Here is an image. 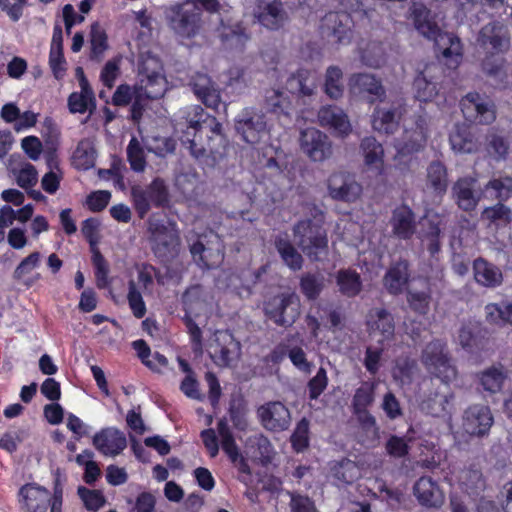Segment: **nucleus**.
Listing matches in <instances>:
<instances>
[{
    "mask_svg": "<svg viewBox=\"0 0 512 512\" xmlns=\"http://www.w3.org/2000/svg\"><path fill=\"white\" fill-rule=\"evenodd\" d=\"M217 431L221 439L222 450L227 455L231 463H233L241 473L250 474L251 470L249 464L240 453L226 419H220L218 421Z\"/></svg>",
    "mask_w": 512,
    "mask_h": 512,
    "instance_id": "25",
    "label": "nucleus"
},
{
    "mask_svg": "<svg viewBox=\"0 0 512 512\" xmlns=\"http://www.w3.org/2000/svg\"><path fill=\"white\" fill-rule=\"evenodd\" d=\"M349 86L352 92L359 95H367L370 104L382 102L386 97V90L380 78L370 73H356L349 78Z\"/></svg>",
    "mask_w": 512,
    "mask_h": 512,
    "instance_id": "17",
    "label": "nucleus"
},
{
    "mask_svg": "<svg viewBox=\"0 0 512 512\" xmlns=\"http://www.w3.org/2000/svg\"><path fill=\"white\" fill-rule=\"evenodd\" d=\"M487 197L506 202L512 197V177L504 176L489 180L484 186Z\"/></svg>",
    "mask_w": 512,
    "mask_h": 512,
    "instance_id": "44",
    "label": "nucleus"
},
{
    "mask_svg": "<svg viewBox=\"0 0 512 512\" xmlns=\"http://www.w3.org/2000/svg\"><path fill=\"white\" fill-rule=\"evenodd\" d=\"M234 344L232 335H215V339L210 343L209 355L214 364L218 367H229L232 361V351L229 345Z\"/></svg>",
    "mask_w": 512,
    "mask_h": 512,
    "instance_id": "38",
    "label": "nucleus"
},
{
    "mask_svg": "<svg viewBox=\"0 0 512 512\" xmlns=\"http://www.w3.org/2000/svg\"><path fill=\"white\" fill-rule=\"evenodd\" d=\"M318 120L322 127L342 138L348 136L352 130L347 114L336 105L322 106L318 111Z\"/></svg>",
    "mask_w": 512,
    "mask_h": 512,
    "instance_id": "22",
    "label": "nucleus"
},
{
    "mask_svg": "<svg viewBox=\"0 0 512 512\" xmlns=\"http://www.w3.org/2000/svg\"><path fill=\"white\" fill-rule=\"evenodd\" d=\"M274 246L283 263L292 271H298L303 266V257L288 239L287 235L275 237Z\"/></svg>",
    "mask_w": 512,
    "mask_h": 512,
    "instance_id": "39",
    "label": "nucleus"
},
{
    "mask_svg": "<svg viewBox=\"0 0 512 512\" xmlns=\"http://www.w3.org/2000/svg\"><path fill=\"white\" fill-rule=\"evenodd\" d=\"M202 9L194 2L186 1L173 10L170 26L182 39L192 40L203 33Z\"/></svg>",
    "mask_w": 512,
    "mask_h": 512,
    "instance_id": "7",
    "label": "nucleus"
},
{
    "mask_svg": "<svg viewBox=\"0 0 512 512\" xmlns=\"http://www.w3.org/2000/svg\"><path fill=\"white\" fill-rule=\"evenodd\" d=\"M485 312L489 323L512 326V302L489 303L485 306Z\"/></svg>",
    "mask_w": 512,
    "mask_h": 512,
    "instance_id": "43",
    "label": "nucleus"
},
{
    "mask_svg": "<svg viewBox=\"0 0 512 512\" xmlns=\"http://www.w3.org/2000/svg\"><path fill=\"white\" fill-rule=\"evenodd\" d=\"M336 284L339 292L347 298L358 296L363 287L360 274L353 269H340L336 274Z\"/></svg>",
    "mask_w": 512,
    "mask_h": 512,
    "instance_id": "40",
    "label": "nucleus"
},
{
    "mask_svg": "<svg viewBox=\"0 0 512 512\" xmlns=\"http://www.w3.org/2000/svg\"><path fill=\"white\" fill-rule=\"evenodd\" d=\"M375 384L373 382H363L355 390L352 399L353 413L364 412L374 402Z\"/></svg>",
    "mask_w": 512,
    "mask_h": 512,
    "instance_id": "50",
    "label": "nucleus"
},
{
    "mask_svg": "<svg viewBox=\"0 0 512 512\" xmlns=\"http://www.w3.org/2000/svg\"><path fill=\"white\" fill-rule=\"evenodd\" d=\"M487 151L496 160L506 159L509 152V143L507 139L496 133L487 136Z\"/></svg>",
    "mask_w": 512,
    "mask_h": 512,
    "instance_id": "63",
    "label": "nucleus"
},
{
    "mask_svg": "<svg viewBox=\"0 0 512 512\" xmlns=\"http://www.w3.org/2000/svg\"><path fill=\"white\" fill-rule=\"evenodd\" d=\"M138 77L140 87L148 99H159L164 95L166 80L157 57L147 55L141 58L138 64Z\"/></svg>",
    "mask_w": 512,
    "mask_h": 512,
    "instance_id": "8",
    "label": "nucleus"
},
{
    "mask_svg": "<svg viewBox=\"0 0 512 512\" xmlns=\"http://www.w3.org/2000/svg\"><path fill=\"white\" fill-rule=\"evenodd\" d=\"M247 412V403L243 397L239 396L231 399L228 413L230 420L236 429L244 431L247 428Z\"/></svg>",
    "mask_w": 512,
    "mask_h": 512,
    "instance_id": "52",
    "label": "nucleus"
},
{
    "mask_svg": "<svg viewBox=\"0 0 512 512\" xmlns=\"http://www.w3.org/2000/svg\"><path fill=\"white\" fill-rule=\"evenodd\" d=\"M328 386V376L325 368L320 367L315 376L307 383L310 400H317Z\"/></svg>",
    "mask_w": 512,
    "mask_h": 512,
    "instance_id": "64",
    "label": "nucleus"
},
{
    "mask_svg": "<svg viewBox=\"0 0 512 512\" xmlns=\"http://www.w3.org/2000/svg\"><path fill=\"white\" fill-rule=\"evenodd\" d=\"M219 37L222 43L236 50H243L246 43L251 39V34L243 22H221Z\"/></svg>",
    "mask_w": 512,
    "mask_h": 512,
    "instance_id": "32",
    "label": "nucleus"
},
{
    "mask_svg": "<svg viewBox=\"0 0 512 512\" xmlns=\"http://www.w3.org/2000/svg\"><path fill=\"white\" fill-rule=\"evenodd\" d=\"M151 246L154 255L159 259L173 257L180 245L179 232L175 224L166 225L163 222L149 223Z\"/></svg>",
    "mask_w": 512,
    "mask_h": 512,
    "instance_id": "10",
    "label": "nucleus"
},
{
    "mask_svg": "<svg viewBox=\"0 0 512 512\" xmlns=\"http://www.w3.org/2000/svg\"><path fill=\"white\" fill-rule=\"evenodd\" d=\"M477 179L471 176L458 178L451 189L452 197L459 207L465 212H471L476 209L482 194L475 191Z\"/></svg>",
    "mask_w": 512,
    "mask_h": 512,
    "instance_id": "19",
    "label": "nucleus"
},
{
    "mask_svg": "<svg viewBox=\"0 0 512 512\" xmlns=\"http://www.w3.org/2000/svg\"><path fill=\"white\" fill-rule=\"evenodd\" d=\"M266 105L268 110L279 119L281 117L290 119L293 110L292 102L282 91L272 90V93L266 96Z\"/></svg>",
    "mask_w": 512,
    "mask_h": 512,
    "instance_id": "47",
    "label": "nucleus"
},
{
    "mask_svg": "<svg viewBox=\"0 0 512 512\" xmlns=\"http://www.w3.org/2000/svg\"><path fill=\"white\" fill-rule=\"evenodd\" d=\"M353 20L345 11L329 12L322 19V33L327 38H333L338 44H349L352 36Z\"/></svg>",
    "mask_w": 512,
    "mask_h": 512,
    "instance_id": "13",
    "label": "nucleus"
},
{
    "mask_svg": "<svg viewBox=\"0 0 512 512\" xmlns=\"http://www.w3.org/2000/svg\"><path fill=\"white\" fill-rule=\"evenodd\" d=\"M92 443L103 455L116 456L127 447L126 436L116 428H104L97 432Z\"/></svg>",
    "mask_w": 512,
    "mask_h": 512,
    "instance_id": "26",
    "label": "nucleus"
},
{
    "mask_svg": "<svg viewBox=\"0 0 512 512\" xmlns=\"http://www.w3.org/2000/svg\"><path fill=\"white\" fill-rule=\"evenodd\" d=\"M409 281V264L406 260H400L393 264L386 272L383 283L387 291L392 295L402 293Z\"/></svg>",
    "mask_w": 512,
    "mask_h": 512,
    "instance_id": "35",
    "label": "nucleus"
},
{
    "mask_svg": "<svg viewBox=\"0 0 512 512\" xmlns=\"http://www.w3.org/2000/svg\"><path fill=\"white\" fill-rule=\"evenodd\" d=\"M327 186L329 195L336 201L352 203L362 194V186L343 173H333Z\"/></svg>",
    "mask_w": 512,
    "mask_h": 512,
    "instance_id": "21",
    "label": "nucleus"
},
{
    "mask_svg": "<svg viewBox=\"0 0 512 512\" xmlns=\"http://www.w3.org/2000/svg\"><path fill=\"white\" fill-rule=\"evenodd\" d=\"M393 235L400 240H410L417 230L416 214L407 204L397 206L390 218Z\"/></svg>",
    "mask_w": 512,
    "mask_h": 512,
    "instance_id": "20",
    "label": "nucleus"
},
{
    "mask_svg": "<svg viewBox=\"0 0 512 512\" xmlns=\"http://www.w3.org/2000/svg\"><path fill=\"white\" fill-rule=\"evenodd\" d=\"M127 160L130 164V168L134 172H143L146 167V157L144 149L137 138L132 137L127 146Z\"/></svg>",
    "mask_w": 512,
    "mask_h": 512,
    "instance_id": "57",
    "label": "nucleus"
},
{
    "mask_svg": "<svg viewBox=\"0 0 512 512\" xmlns=\"http://www.w3.org/2000/svg\"><path fill=\"white\" fill-rule=\"evenodd\" d=\"M360 149L364 157L365 165L369 169L375 170L376 175H384V149L382 144L378 142L375 137L369 136L361 140Z\"/></svg>",
    "mask_w": 512,
    "mask_h": 512,
    "instance_id": "34",
    "label": "nucleus"
},
{
    "mask_svg": "<svg viewBox=\"0 0 512 512\" xmlns=\"http://www.w3.org/2000/svg\"><path fill=\"white\" fill-rule=\"evenodd\" d=\"M50 492L36 483L23 485L18 492L19 502L28 512H47Z\"/></svg>",
    "mask_w": 512,
    "mask_h": 512,
    "instance_id": "29",
    "label": "nucleus"
},
{
    "mask_svg": "<svg viewBox=\"0 0 512 512\" xmlns=\"http://www.w3.org/2000/svg\"><path fill=\"white\" fill-rule=\"evenodd\" d=\"M192 91L207 108L219 111L222 105L221 92L217 84L206 74H197L191 83Z\"/></svg>",
    "mask_w": 512,
    "mask_h": 512,
    "instance_id": "24",
    "label": "nucleus"
},
{
    "mask_svg": "<svg viewBox=\"0 0 512 512\" xmlns=\"http://www.w3.org/2000/svg\"><path fill=\"white\" fill-rule=\"evenodd\" d=\"M41 254L38 251L30 253L17 265L13 272V279L26 288L32 287L40 278L39 273L31 275L32 271L40 265Z\"/></svg>",
    "mask_w": 512,
    "mask_h": 512,
    "instance_id": "36",
    "label": "nucleus"
},
{
    "mask_svg": "<svg viewBox=\"0 0 512 512\" xmlns=\"http://www.w3.org/2000/svg\"><path fill=\"white\" fill-rule=\"evenodd\" d=\"M427 138L428 126L426 119L419 115L415 120V128L404 131L402 141L398 144L399 152L402 154L418 152L425 146Z\"/></svg>",
    "mask_w": 512,
    "mask_h": 512,
    "instance_id": "30",
    "label": "nucleus"
},
{
    "mask_svg": "<svg viewBox=\"0 0 512 512\" xmlns=\"http://www.w3.org/2000/svg\"><path fill=\"white\" fill-rule=\"evenodd\" d=\"M127 301L134 317L141 319L145 316L147 312L146 304L134 280L128 282Z\"/></svg>",
    "mask_w": 512,
    "mask_h": 512,
    "instance_id": "58",
    "label": "nucleus"
},
{
    "mask_svg": "<svg viewBox=\"0 0 512 512\" xmlns=\"http://www.w3.org/2000/svg\"><path fill=\"white\" fill-rule=\"evenodd\" d=\"M409 11L415 29L425 38L434 41L449 68H456L463 57L460 38L453 33L443 32L431 19L430 10L424 4L413 3Z\"/></svg>",
    "mask_w": 512,
    "mask_h": 512,
    "instance_id": "2",
    "label": "nucleus"
},
{
    "mask_svg": "<svg viewBox=\"0 0 512 512\" xmlns=\"http://www.w3.org/2000/svg\"><path fill=\"white\" fill-rule=\"evenodd\" d=\"M137 281L144 293H151L154 286V279L160 282V274L156 267L150 263H139L135 265Z\"/></svg>",
    "mask_w": 512,
    "mask_h": 512,
    "instance_id": "55",
    "label": "nucleus"
},
{
    "mask_svg": "<svg viewBox=\"0 0 512 512\" xmlns=\"http://www.w3.org/2000/svg\"><path fill=\"white\" fill-rule=\"evenodd\" d=\"M285 88L297 98L311 97L317 89V77L311 70L299 68L287 78Z\"/></svg>",
    "mask_w": 512,
    "mask_h": 512,
    "instance_id": "27",
    "label": "nucleus"
},
{
    "mask_svg": "<svg viewBox=\"0 0 512 512\" xmlns=\"http://www.w3.org/2000/svg\"><path fill=\"white\" fill-rule=\"evenodd\" d=\"M366 327L370 335L378 332L382 336L378 341L381 345L384 341L392 340L395 334L394 318L385 308L371 310L367 315Z\"/></svg>",
    "mask_w": 512,
    "mask_h": 512,
    "instance_id": "28",
    "label": "nucleus"
},
{
    "mask_svg": "<svg viewBox=\"0 0 512 512\" xmlns=\"http://www.w3.org/2000/svg\"><path fill=\"white\" fill-rule=\"evenodd\" d=\"M497 202L493 206L486 207L482 211V219L496 225L506 226L512 222V210L504 204Z\"/></svg>",
    "mask_w": 512,
    "mask_h": 512,
    "instance_id": "51",
    "label": "nucleus"
},
{
    "mask_svg": "<svg viewBox=\"0 0 512 512\" xmlns=\"http://www.w3.org/2000/svg\"><path fill=\"white\" fill-rule=\"evenodd\" d=\"M464 118L472 123L487 125L492 123L496 116L491 105L482 101L477 92H470L460 101Z\"/></svg>",
    "mask_w": 512,
    "mask_h": 512,
    "instance_id": "16",
    "label": "nucleus"
},
{
    "mask_svg": "<svg viewBox=\"0 0 512 512\" xmlns=\"http://www.w3.org/2000/svg\"><path fill=\"white\" fill-rule=\"evenodd\" d=\"M299 287L301 293L308 300H316L324 288V279L318 273H304L300 277Z\"/></svg>",
    "mask_w": 512,
    "mask_h": 512,
    "instance_id": "49",
    "label": "nucleus"
},
{
    "mask_svg": "<svg viewBox=\"0 0 512 512\" xmlns=\"http://www.w3.org/2000/svg\"><path fill=\"white\" fill-rule=\"evenodd\" d=\"M130 198L134 210L140 219H144L151 208H166L170 205V193L161 177L154 178L148 185L131 186Z\"/></svg>",
    "mask_w": 512,
    "mask_h": 512,
    "instance_id": "4",
    "label": "nucleus"
},
{
    "mask_svg": "<svg viewBox=\"0 0 512 512\" xmlns=\"http://www.w3.org/2000/svg\"><path fill=\"white\" fill-rule=\"evenodd\" d=\"M506 379L507 372L502 365L499 367L492 366L482 371L479 376L483 389L490 393L500 392Z\"/></svg>",
    "mask_w": 512,
    "mask_h": 512,
    "instance_id": "45",
    "label": "nucleus"
},
{
    "mask_svg": "<svg viewBox=\"0 0 512 512\" xmlns=\"http://www.w3.org/2000/svg\"><path fill=\"white\" fill-rule=\"evenodd\" d=\"M406 112V104L402 98L393 100L388 106H377L372 113V127L383 134H394Z\"/></svg>",
    "mask_w": 512,
    "mask_h": 512,
    "instance_id": "12",
    "label": "nucleus"
},
{
    "mask_svg": "<svg viewBox=\"0 0 512 512\" xmlns=\"http://www.w3.org/2000/svg\"><path fill=\"white\" fill-rule=\"evenodd\" d=\"M77 493L89 511H98L106 503V499L100 490H91L84 486H79Z\"/></svg>",
    "mask_w": 512,
    "mask_h": 512,
    "instance_id": "62",
    "label": "nucleus"
},
{
    "mask_svg": "<svg viewBox=\"0 0 512 512\" xmlns=\"http://www.w3.org/2000/svg\"><path fill=\"white\" fill-rule=\"evenodd\" d=\"M487 330L479 324H463L458 333L459 343L470 353L481 351L487 344Z\"/></svg>",
    "mask_w": 512,
    "mask_h": 512,
    "instance_id": "33",
    "label": "nucleus"
},
{
    "mask_svg": "<svg viewBox=\"0 0 512 512\" xmlns=\"http://www.w3.org/2000/svg\"><path fill=\"white\" fill-rule=\"evenodd\" d=\"M421 362L432 376L445 384H449L457 377L456 366L444 340L433 339L428 342L422 350Z\"/></svg>",
    "mask_w": 512,
    "mask_h": 512,
    "instance_id": "5",
    "label": "nucleus"
},
{
    "mask_svg": "<svg viewBox=\"0 0 512 512\" xmlns=\"http://www.w3.org/2000/svg\"><path fill=\"white\" fill-rule=\"evenodd\" d=\"M441 227L439 222L428 221V227L423 233L424 240L427 241V251L431 257H436L441 251Z\"/></svg>",
    "mask_w": 512,
    "mask_h": 512,
    "instance_id": "61",
    "label": "nucleus"
},
{
    "mask_svg": "<svg viewBox=\"0 0 512 512\" xmlns=\"http://www.w3.org/2000/svg\"><path fill=\"white\" fill-rule=\"evenodd\" d=\"M479 49L485 54L482 70L489 76H499L503 70L504 59L500 56L507 53L511 46L509 28L501 21L485 24L476 38Z\"/></svg>",
    "mask_w": 512,
    "mask_h": 512,
    "instance_id": "3",
    "label": "nucleus"
},
{
    "mask_svg": "<svg viewBox=\"0 0 512 512\" xmlns=\"http://www.w3.org/2000/svg\"><path fill=\"white\" fill-rule=\"evenodd\" d=\"M426 187L437 196H443L448 188V173L440 161H432L427 167Z\"/></svg>",
    "mask_w": 512,
    "mask_h": 512,
    "instance_id": "37",
    "label": "nucleus"
},
{
    "mask_svg": "<svg viewBox=\"0 0 512 512\" xmlns=\"http://www.w3.org/2000/svg\"><path fill=\"white\" fill-rule=\"evenodd\" d=\"M95 154V149L88 142L81 141L73 153V162L76 168L81 170L92 168L95 163Z\"/></svg>",
    "mask_w": 512,
    "mask_h": 512,
    "instance_id": "56",
    "label": "nucleus"
},
{
    "mask_svg": "<svg viewBox=\"0 0 512 512\" xmlns=\"http://www.w3.org/2000/svg\"><path fill=\"white\" fill-rule=\"evenodd\" d=\"M301 151L313 162H323L333 153V145L327 134L314 127L301 131Z\"/></svg>",
    "mask_w": 512,
    "mask_h": 512,
    "instance_id": "11",
    "label": "nucleus"
},
{
    "mask_svg": "<svg viewBox=\"0 0 512 512\" xmlns=\"http://www.w3.org/2000/svg\"><path fill=\"white\" fill-rule=\"evenodd\" d=\"M261 425L268 431L281 432L286 430L291 421L289 409L281 402L274 401L261 405L257 409Z\"/></svg>",
    "mask_w": 512,
    "mask_h": 512,
    "instance_id": "14",
    "label": "nucleus"
},
{
    "mask_svg": "<svg viewBox=\"0 0 512 512\" xmlns=\"http://www.w3.org/2000/svg\"><path fill=\"white\" fill-rule=\"evenodd\" d=\"M343 72L338 66H329L325 73L324 92L331 99H339L344 93Z\"/></svg>",
    "mask_w": 512,
    "mask_h": 512,
    "instance_id": "48",
    "label": "nucleus"
},
{
    "mask_svg": "<svg viewBox=\"0 0 512 512\" xmlns=\"http://www.w3.org/2000/svg\"><path fill=\"white\" fill-rule=\"evenodd\" d=\"M324 230L320 223L312 219L299 220L293 228L294 235L299 238L300 246L316 235V232H322Z\"/></svg>",
    "mask_w": 512,
    "mask_h": 512,
    "instance_id": "60",
    "label": "nucleus"
},
{
    "mask_svg": "<svg viewBox=\"0 0 512 512\" xmlns=\"http://www.w3.org/2000/svg\"><path fill=\"white\" fill-rule=\"evenodd\" d=\"M475 282L485 288H496L503 283V273L495 264L478 257L472 264Z\"/></svg>",
    "mask_w": 512,
    "mask_h": 512,
    "instance_id": "31",
    "label": "nucleus"
},
{
    "mask_svg": "<svg viewBox=\"0 0 512 512\" xmlns=\"http://www.w3.org/2000/svg\"><path fill=\"white\" fill-rule=\"evenodd\" d=\"M234 126L241 139L251 145L258 144L269 135L265 115L254 108H244L236 116Z\"/></svg>",
    "mask_w": 512,
    "mask_h": 512,
    "instance_id": "9",
    "label": "nucleus"
},
{
    "mask_svg": "<svg viewBox=\"0 0 512 512\" xmlns=\"http://www.w3.org/2000/svg\"><path fill=\"white\" fill-rule=\"evenodd\" d=\"M77 73L81 75L80 85L82 88V92H73L68 97V108L69 111L73 114L80 113L83 114L88 109L89 101L93 102V92L89 87L87 79L84 76L82 68H77Z\"/></svg>",
    "mask_w": 512,
    "mask_h": 512,
    "instance_id": "41",
    "label": "nucleus"
},
{
    "mask_svg": "<svg viewBox=\"0 0 512 512\" xmlns=\"http://www.w3.org/2000/svg\"><path fill=\"white\" fill-rule=\"evenodd\" d=\"M309 433V420H307L306 418H302L297 422L296 427L292 435L290 436V443L294 452L302 453L309 447Z\"/></svg>",
    "mask_w": 512,
    "mask_h": 512,
    "instance_id": "53",
    "label": "nucleus"
},
{
    "mask_svg": "<svg viewBox=\"0 0 512 512\" xmlns=\"http://www.w3.org/2000/svg\"><path fill=\"white\" fill-rule=\"evenodd\" d=\"M300 299L294 292H282L263 302L265 317L278 327L289 328L300 316Z\"/></svg>",
    "mask_w": 512,
    "mask_h": 512,
    "instance_id": "6",
    "label": "nucleus"
},
{
    "mask_svg": "<svg viewBox=\"0 0 512 512\" xmlns=\"http://www.w3.org/2000/svg\"><path fill=\"white\" fill-rule=\"evenodd\" d=\"M494 422L488 406L474 404L469 406L463 414V428L471 436L483 437L489 433Z\"/></svg>",
    "mask_w": 512,
    "mask_h": 512,
    "instance_id": "15",
    "label": "nucleus"
},
{
    "mask_svg": "<svg viewBox=\"0 0 512 512\" xmlns=\"http://www.w3.org/2000/svg\"><path fill=\"white\" fill-rule=\"evenodd\" d=\"M192 114L187 129L180 136L181 142L189 145L191 154L197 159L219 153L226 142L222 124L199 105L192 108Z\"/></svg>",
    "mask_w": 512,
    "mask_h": 512,
    "instance_id": "1",
    "label": "nucleus"
},
{
    "mask_svg": "<svg viewBox=\"0 0 512 512\" xmlns=\"http://www.w3.org/2000/svg\"><path fill=\"white\" fill-rule=\"evenodd\" d=\"M303 252L312 260L319 261L321 253H327L328 238L326 231L316 232L310 240L301 245Z\"/></svg>",
    "mask_w": 512,
    "mask_h": 512,
    "instance_id": "54",
    "label": "nucleus"
},
{
    "mask_svg": "<svg viewBox=\"0 0 512 512\" xmlns=\"http://www.w3.org/2000/svg\"><path fill=\"white\" fill-rule=\"evenodd\" d=\"M449 141L454 151L473 153L478 149V142L467 126L457 125L450 134Z\"/></svg>",
    "mask_w": 512,
    "mask_h": 512,
    "instance_id": "42",
    "label": "nucleus"
},
{
    "mask_svg": "<svg viewBox=\"0 0 512 512\" xmlns=\"http://www.w3.org/2000/svg\"><path fill=\"white\" fill-rule=\"evenodd\" d=\"M413 89L415 98L420 102L431 101L437 95L436 83L428 81L422 72L415 77Z\"/></svg>",
    "mask_w": 512,
    "mask_h": 512,
    "instance_id": "59",
    "label": "nucleus"
},
{
    "mask_svg": "<svg viewBox=\"0 0 512 512\" xmlns=\"http://www.w3.org/2000/svg\"><path fill=\"white\" fill-rule=\"evenodd\" d=\"M413 493L419 504L426 508H440L445 500L443 491L430 476L420 477L413 486Z\"/></svg>",
    "mask_w": 512,
    "mask_h": 512,
    "instance_id": "23",
    "label": "nucleus"
},
{
    "mask_svg": "<svg viewBox=\"0 0 512 512\" xmlns=\"http://www.w3.org/2000/svg\"><path fill=\"white\" fill-rule=\"evenodd\" d=\"M255 17L263 27L273 31L282 28L288 19L282 0H258Z\"/></svg>",
    "mask_w": 512,
    "mask_h": 512,
    "instance_id": "18",
    "label": "nucleus"
},
{
    "mask_svg": "<svg viewBox=\"0 0 512 512\" xmlns=\"http://www.w3.org/2000/svg\"><path fill=\"white\" fill-rule=\"evenodd\" d=\"M463 490L471 497H479L486 489V480L481 470L468 468L461 477Z\"/></svg>",
    "mask_w": 512,
    "mask_h": 512,
    "instance_id": "46",
    "label": "nucleus"
}]
</instances>
